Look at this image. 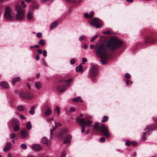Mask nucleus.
Returning <instances> with one entry per match:
<instances>
[{
	"label": "nucleus",
	"mask_w": 157,
	"mask_h": 157,
	"mask_svg": "<svg viewBox=\"0 0 157 157\" xmlns=\"http://www.w3.org/2000/svg\"><path fill=\"white\" fill-rule=\"evenodd\" d=\"M12 11V10L10 7L7 6L5 7L4 15L5 18L6 20L10 21L13 20V17L11 15Z\"/></svg>",
	"instance_id": "5"
},
{
	"label": "nucleus",
	"mask_w": 157,
	"mask_h": 157,
	"mask_svg": "<svg viewBox=\"0 0 157 157\" xmlns=\"http://www.w3.org/2000/svg\"><path fill=\"white\" fill-rule=\"evenodd\" d=\"M125 76L126 78L128 79H129L130 78V75L128 73L126 74L125 75Z\"/></svg>",
	"instance_id": "44"
},
{
	"label": "nucleus",
	"mask_w": 157,
	"mask_h": 157,
	"mask_svg": "<svg viewBox=\"0 0 157 157\" xmlns=\"http://www.w3.org/2000/svg\"><path fill=\"white\" fill-rule=\"evenodd\" d=\"M53 130H51V132H50V135H51V136H50V138H51V139H52V135H53Z\"/></svg>",
	"instance_id": "61"
},
{
	"label": "nucleus",
	"mask_w": 157,
	"mask_h": 157,
	"mask_svg": "<svg viewBox=\"0 0 157 157\" xmlns=\"http://www.w3.org/2000/svg\"><path fill=\"white\" fill-rule=\"evenodd\" d=\"M75 109L74 107H71L70 108V112H72L75 110Z\"/></svg>",
	"instance_id": "57"
},
{
	"label": "nucleus",
	"mask_w": 157,
	"mask_h": 157,
	"mask_svg": "<svg viewBox=\"0 0 157 157\" xmlns=\"http://www.w3.org/2000/svg\"><path fill=\"white\" fill-rule=\"evenodd\" d=\"M57 89L58 91L60 92H63L66 89L64 86L63 85L58 86Z\"/></svg>",
	"instance_id": "17"
},
{
	"label": "nucleus",
	"mask_w": 157,
	"mask_h": 157,
	"mask_svg": "<svg viewBox=\"0 0 157 157\" xmlns=\"http://www.w3.org/2000/svg\"><path fill=\"white\" fill-rule=\"evenodd\" d=\"M21 138L22 139H25L29 136V133L25 128H22L20 132Z\"/></svg>",
	"instance_id": "8"
},
{
	"label": "nucleus",
	"mask_w": 157,
	"mask_h": 157,
	"mask_svg": "<svg viewBox=\"0 0 157 157\" xmlns=\"http://www.w3.org/2000/svg\"><path fill=\"white\" fill-rule=\"evenodd\" d=\"M35 85L36 88L37 89H40L41 87V84L40 82H36Z\"/></svg>",
	"instance_id": "23"
},
{
	"label": "nucleus",
	"mask_w": 157,
	"mask_h": 157,
	"mask_svg": "<svg viewBox=\"0 0 157 157\" xmlns=\"http://www.w3.org/2000/svg\"><path fill=\"white\" fill-rule=\"evenodd\" d=\"M125 144L128 146H130V142L129 141H127L125 143Z\"/></svg>",
	"instance_id": "53"
},
{
	"label": "nucleus",
	"mask_w": 157,
	"mask_h": 157,
	"mask_svg": "<svg viewBox=\"0 0 157 157\" xmlns=\"http://www.w3.org/2000/svg\"><path fill=\"white\" fill-rule=\"evenodd\" d=\"M14 9L17 12L16 14V19L19 21L24 19L25 12V8L21 7L19 5L16 4L15 6Z\"/></svg>",
	"instance_id": "3"
},
{
	"label": "nucleus",
	"mask_w": 157,
	"mask_h": 157,
	"mask_svg": "<svg viewBox=\"0 0 157 157\" xmlns=\"http://www.w3.org/2000/svg\"><path fill=\"white\" fill-rule=\"evenodd\" d=\"M58 22L57 21H55L51 25V29H53L57 25Z\"/></svg>",
	"instance_id": "30"
},
{
	"label": "nucleus",
	"mask_w": 157,
	"mask_h": 157,
	"mask_svg": "<svg viewBox=\"0 0 157 157\" xmlns=\"http://www.w3.org/2000/svg\"><path fill=\"white\" fill-rule=\"evenodd\" d=\"M20 77H17L15 78L13 80L12 83L13 84H14L16 82L20 81Z\"/></svg>",
	"instance_id": "24"
},
{
	"label": "nucleus",
	"mask_w": 157,
	"mask_h": 157,
	"mask_svg": "<svg viewBox=\"0 0 157 157\" xmlns=\"http://www.w3.org/2000/svg\"><path fill=\"white\" fill-rule=\"evenodd\" d=\"M16 136V134L14 133H13L10 135V137L11 139H13L15 138Z\"/></svg>",
	"instance_id": "39"
},
{
	"label": "nucleus",
	"mask_w": 157,
	"mask_h": 157,
	"mask_svg": "<svg viewBox=\"0 0 157 157\" xmlns=\"http://www.w3.org/2000/svg\"><path fill=\"white\" fill-rule=\"evenodd\" d=\"M76 121L77 122L80 124H84V125H82V126L81 132L82 133H83L85 131L84 125L88 127L92 126L91 124L92 123V122L91 121L88 120L86 122L84 118H82L80 119L79 117H77L76 119Z\"/></svg>",
	"instance_id": "4"
},
{
	"label": "nucleus",
	"mask_w": 157,
	"mask_h": 157,
	"mask_svg": "<svg viewBox=\"0 0 157 157\" xmlns=\"http://www.w3.org/2000/svg\"><path fill=\"white\" fill-rule=\"evenodd\" d=\"M38 44L42 46H43L45 45V42L44 40L43 39L40 40L38 42Z\"/></svg>",
	"instance_id": "32"
},
{
	"label": "nucleus",
	"mask_w": 157,
	"mask_h": 157,
	"mask_svg": "<svg viewBox=\"0 0 157 157\" xmlns=\"http://www.w3.org/2000/svg\"><path fill=\"white\" fill-rule=\"evenodd\" d=\"M26 128L27 130H30L31 129L32 126L30 121H29L27 122L26 124Z\"/></svg>",
	"instance_id": "26"
},
{
	"label": "nucleus",
	"mask_w": 157,
	"mask_h": 157,
	"mask_svg": "<svg viewBox=\"0 0 157 157\" xmlns=\"http://www.w3.org/2000/svg\"><path fill=\"white\" fill-rule=\"evenodd\" d=\"M37 52L39 54H41L42 53V51L41 49H39L37 51Z\"/></svg>",
	"instance_id": "56"
},
{
	"label": "nucleus",
	"mask_w": 157,
	"mask_h": 157,
	"mask_svg": "<svg viewBox=\"0 0 157 157\" xmlns=\"http://www.w3.org/2000/svg\"><path fill=\"white\" fill-rule=\"evenodd\" d=\"M34 97L33 94L29 91L26 92L25 100H30Z\"/></svg>",
	"instance_id": "11"
},
{
	"label": "nucleus",
	"mask_w": 157,
	"mask_h": 157,
	"mask_svg": "<svg viewBox=\"0 0 157 157\" xmlns=\"http://www.w3.org/2000/svg\"><path fill=\"white\" fill-rule=\"evenodd\" d=\"M95 50L98 56L104 59H101V62L103 65L106 63V59L109 57V54L107 53L105 45L103 44L97 45L95 46Z\"/></svg>",
	"instance_id": "1"
},
{
	"label": "nucleus",
	"mask_w": 157,
	"mask_h": 157,
	"mask_svg": "<svg viewBox=\"0 0 157 157\" xmlns=\"http://www.w3.org/2000/svg\"><path fill=\"white\" fill-rule=\"evenodd\" d=\"M33 149L35 151H39L42 149V147L39 144H36L32 146Z\"/></svg>",
	"instance_id": "10"
},
{
	"label": "nucleus",
	"mask_w": 157,
	"mask_h": 157,
	"mask_svg": "<svg viewBox=\"0 0 157 157\" xmlns=\"http://www.w3.org/2000/svg\"><path fill=\"white\" fill-rule=\"evenodd\" d=\"M103 34H105L109 35V34H110V32L109 31H105V32H103Z\"/></svg>",
	"instance_id": "54"
},
{
	"label": "nucleus",
	"mask_w": 157,
	"mask_h": 157,
	"mask_svg": "<svg viewBox=\"0 0 157 157\" xmlns=\"http://www.w3.org/2000/svg\"><path fill=\"white\" fill-rule=\"evenodd\" d=\"M21 5H22V7L24 8H25L26 6V5L25 4V2L24 1H22L21 2Z\"/></svg>",
	"instance_id": "36"
},
{
	"label": "nucleus",
	"mask_w": 157,
	"mask_h": 157,
	"mask_svg": "<svg viewBox=\"0 0 157 157\" xmlns=\"http://www.w3.org/2000/svg\"><path fill=\"white\" fill-rule=\"evenodd\" d=\"M72 81V78L69 79L67 80L64 81V82L65 83V85L66 86L68 87L70 86V84H69V82Z\"/></svg>",
	"instance_id": "22"
},
{
	"label": "nucleus",
	"mask_w": 157,
	"mask_h": 157,
	"mask_svg": "<svg viewBox=\"0 0 157 157\" xmlns=\"http://www.w3.org/2000/svg\"><path fill=\"white\" fill-rule=\"evenodd\" d=\"M39 58H40L39 55L38 54L36 56V60H38L39 59Z\"/></svg>",
	"instance_id": "62"
},
{
	"label": "nucleus",
	"mask_w": 157,
	"mask_h": 157,
	"mask_svg": "<svg viewBox=\"0 0 157 157\" xmlns=\"http://www.w3.org/2000/svg\"><path fill=\"white\" fill-rule=\"evenodd\" d=\"M94 48V46L93 44H91L90 46V48L91 49H93Z\"/></svg>",
	"instance_id": "64"
},
{
	"label": "nucleus",
	"mask_w": 157,
	"mask_h": 157,
	"mask_svg": "<svg viewBox=\"0 0 157 157\" xmlns=\"http://www.w3.org/2000/svg\"><path fill=\"white\" fill-rule=\"evenodd\" d=\"M66 155V152L65 151H63L61 153L60 157H65Z\"/></svg>",
	"instance_id": "35"
},
{
	"label": "nucleus",
	"mask_w": 157,
	"mask_h": 157,
	"mask_svg": "<svg viewBox=\"0 0 157 157\" xmlns=\"http://www.w3.org/2000/svg\"><path fill=\"white\" fill-rule=\"evenodd\" d=\"M75 60L74 59H72L70 60V63L71 64H73L75 63Z\"/></svg>",
	"instance_id": "48"
},
{
	"label": "nucleus",
	"mask_w": 157,
	"mask_h": 157,
	"mask_svg": "<svg viewBox=\"0 0 157 157\" xmlns=\"http://www.w3.org/2000/svg\"><path fill=\"white\" fill-rule=\"evenodd\" d=\"M98 123L97 122H96L95 123V125L93 127L94 129L97 130L98 131L99 129V128H98Z\"/></svg>",
	"instance_id": "31"
},
{
	"label": "nucleus",
	"mask_w": 157,
	"mask_h": 157,
	"mask_svg": "<svg viewBox=\"0 0 157 157\" xmlns=\"http://www.w3.org/2000/svg\"><path fill=\"white\" fill-rule=\"evenodd\" d=\"M52 112L50 108L49 107H48L46 109L44 112L45 115L46 117L48 116H50V115L52 113Z\"/></svg>",
	"instance_id": "13"
},
{
	"label": "nucleus",
	"mask_w": 157,
	"mask_h": 157,
	"mask_svg": "<svg viewBox=\"0 0 157 157\" xmlns=\"http://www.w3.org/2000/svg\"><path fill=\"white\" fill-rule=\"evenodd\" d=\"M80 100L81 102H82L83 101L81 99V98L80 97H78L74 98L72 100V101L75 102H78Z\"/></svg>",
	"instance_id": "21"
},
{
	"label": "nucleus",
	"mask_w": 157,
	"mask_h": 157,
	"mask_svg": "<svg viewBox=\"0 0 157 157\" xmlns=\"http://www.w3.org/2000/svg\"><path fill=\"white\" fill-rule=\"evenodd\" d=\"M11 147V144L9 142L7 143H6V147L3 149L4 151L5 152H6L8 151L10 149V148Z\"/></svg>",
	"instance_id": "14"
},
{
	"label": "nucleus",
	"mask_w": 157,
	"mask_h": 157,
	"mask_svg": "<svg viewBox=\"0 0 157 157\" xmlns=\"http://www.w3.org/2000/svg\"><path fill=\"white\" fill-rule=\"evenodd\" d=\"M86 61H87V59L85 58H83L82 60V62H84V63H83V64L85 62H86Z\"/></svg>",
	"instance_id": "58"
},
{
	"label": "nucleus",
	"mask_w": 157,
	"mask_h": 157,
	"mask_svg": "<svg viewBox=\"0 0 157 157\" xmlns=\"http://www.w3.org/2000/svg\"><path fill=\"white\" fill-rule=\"evenodd\" d=\"M0 85L2 87L5 88L7 89L9 87V85L6 82H0Z\"/></svg>",
	"instance_id": "12"
},
{
	"label": "nucleus",
	"mask_w": 157,
	"mask_h": 157,
	"mask_svg": "<svg viewBox=\"0 0 157 157\" xmlns=\"http://www.w3.org/2000/svg\"><path fill=\"white\" fill-rule=\"evenodd\" d=\"M55 124L56 126H57V127L58 126H60L62 125L61 124L58 122H56V121H55Z\"/></svg>",
	"instance_id": "45"
},
{
	"label": "nucleus",
	"mask_w": 157,
	"mask_h": 157,
	"mask_svg": "<svg viewBox=\"0 0 157 157\" xmlns=\"http://www.w3.org/2000/svg\"><path fill=\"white\" fill-rule=\"evenodd\" d=\"M19 95L21 98L25 99L26 92L21 91L19 93Z\"/></svg>",
	"instance_id": "16"
},
{
	"label": "nucleus",
	"mask_w": 157,
	"mask_h": 157,
	"mask_svg": "<svg viewBox=\"0 0 157 157\" xmlns=\"http://www.w3.org/2000/svg\"><path fill=\"white\" fill-rule=\"evenodd\" d=\"M12 124H18L19 123V122L18 119L16 118H13L12 119Z\"/></svg>",
	"instance_id": "19"
},
{
	"label": "nucleus",
	"mask_w": 157,
	"mask_h": 157,
	"mask_svg": "<svg viewBox=\"0 0 157 157\" xmlns=\"http://www.w3.org/2000/svg\"><path fill=\"white\" fill-rule=\"evenodd\" d=\"M20 127L17 124L15 125L13 128V130L15 131H18L20 130Z\"/></svg>",
	"instance_id": "27"
},
{
	"label": "nucleus",
	"mask_w": 157,
	"mask_h": 157,
	"mask_svg": "<svg viewBox=\"0 0 157 157\" xmlns=\"http://www.w3.org/2000/svg\"><path fill=\"white\" fill-rule=\"evenodd\" d=\"M146 132H144L143 133V136H142V139L144 140H145L146 139Z\"/></svg>",
	"instance_id": "40"
},
{
	"label": "nucleus",
	"mask_w": 157,
	"mask_h": 157,
	"mask_svg": "<svg viewBox=\"0 0 157 157\" xmlns=\"http://www.w3.org/2000/svg\"><path fill=\"white\" fill-rule=\"evenodd\" d=\"M90 73L91 75L93 76H95L97 75L98 73V69L96 66H93L90 70Z\"/></svg>",
	"instance_id": "9"
},
{
	"label": "nucleus",
	"mask_w": 157,
	"mask_h": 157,
	"mask_svg": "<svg viewBox=\"0 0 157 157\" xmlns=\"http://www.w3.org/2000/svg\"><path fill=\"white\" fill-rule=\"evenodd\" d=\"M20 117L21 119L23 120L25 119V117L22 114H20Z\"/></svg>",
	"instance_id": "55"
},
{
	"label": "nucleus",
	"mask_w": 157,
	"mask_h": 157,
	"mask_svg": "<svg viewBox=\"0 0 157 157\" xmlns=\"http://www.w3.org/2000/svg\"><path fill=\"white\" fill-rule=\"evenodd\" d=\"M72 136L71 135H69L66 138V139L63 141V144H65L69 142L71 139Z\"/></svg>",
	"instance_id": "18"
},
{
	"label": "nucleus",
	"mask_w": 157,
	"mask_h": 157,
	"mask_svg": "<svg viewBox=\"0 0 157 157\" xmlns=\"http://www.w3.org/2000/svg\"><path fill=\"white\" fill-rule=\"evenodd\" d=\"M84 16L86 18H89V15L88 13H86L84 14Z\"/></svg>",
	"instance_id": "52"
},
{
	"label": "nucleus",
	"mask_w": 157,
	"mask_h": 157,
	"mask_svg": "<svg viewBox=\"0 0 157 157\" xmlns=\"http://www.w3.org/2000/svg\"><path fill=\"white\" fill-rule=\"evenodd\" d=\"M131 144L133 146H136L137 145V143L136 142L133 141H132L131 143Z\"/></svg>",
	"instance_id": "50"
},
{
	"label": "nucleus",
	"mask_w": 157,
	"mask_h": 157,
	"mask_svg": "<svg viewBox=\"0 0 157 157\" xmlns=\"http://www.w3.org/2000/svg\"><path fill=\"white\" fill-rule=\"evenodd\" d=\"M17 109L18 110L20 111H23L24 110L23 106L21 105H19L17 106Z\"/></svg>",
	"instance_id": "29"
},
{
	"label": "nucleus",
	"mask_w": 157,
	"mask_h": 157,
	"mask_svg": "<svg viewBox=\"0 0 157 157\" xmlns=\"http://www.w3.org/2000/svg\"><path fill=\"white\" fill-rule=\"evenodd\" d=\"M37 7V5H34V6H31L32 9H36Z\"/></svg>",
	"instance_id": "60"
},
{
	"label": "nucleus",
	"mask_w": 157,
	"mask_h": 157,
	"mask_svg": "<svg viewBox=\"0 0 157 157\" xmlns=\"http://www.w3.org/2000/svg\"><path fill=\"white\" fill-rule=\"evenodd\" d=\"M42 35V34L41 33H38L36 34V36L38 38H41Z\"/></svg>",
	"instance_id": "43"
},
{
	"label": "nucleus",
	"mask_w": 157,
	"mask_h": 157,
	"mask_svg": "<svg viewBox=\"0 0 157 157\" xmlns=\"http://www.w3.org/2000/svg\"><path fill=\"white\" fill-rule=\"evenodd\" d=\"M94 13L93 11H91L90 12V14H89V18H91L94 15Z\"/></svg>",
	"instance_id": "41"
},
{
	"label": "nucleus",
	"mask_w": 157,
	"mask_h": 157,
	"mask_svg": "<svg viewBox=\"0 0 157 157\" xmlns=\"http://www.w3.org/2000/svg\"><path fill=\"white\" fill-rule=\"evenodd\" d=\"M100 21L99 18H95L90 22V24L92 26L95 27L96 28H99L102 25Z\"/></svg>",
	"instance_id": "6"
},
{
	"label": "nucleus",
	"mask_w": 157,
	"mask_h": 157,
	"mask_svg": "<svg viewBox=\"0 0 157 157\" xmlns=\"http://www.w3.org/2000/svg\"><path fill=\"white\" fill-rule=\"evenodd\" d=\"M26 16L28 20H32L33 19V13L31 12H29L28 13Z\"/></svg>",
	"instance_id": "15"
},
{
	"label": "nucleus",
	"mask_w": 157,
	"mask_h": 157,
	"mask_svg": "<svg viewBox=\"0 0 157 157\" xmlns=\"http://www.w3.org/2000/svg\"><path fill=\"white\" fill-rule=\"evenodd\" d=\"M155 129L153 125H151L147 127L145 129V130H147L148 131L151 132Z\"/></svg>",
	"instance_id": "20"
},
{
	"label": "nucleus",
	"mask_w": 157,
	"mask_h": 157,
	"mask_svg": "<svg viewBox=\"0 0 157 157\" xmlns=\"http://www.w3.org/2000/svg\"><path fill=\"white\" fill-rule=\"evenodd\" d=\"M57 111L58 113H60V108L58 107V106H56V108L55 109Z\"/></svg>",
	"instance_id": "46"
},
{
	"label": "nucleus",
	"mask_w": 157,
	"mask_h": 157,
	"mask_svg": "<svg viewBox=\"0 0 157 157\" xmlns=\"http://www.w3.org/2000/svg\"><path fill=\"white\" fill-rule=\"evenodd\" d=\"M43 56L45 57L47 56V51L45 50H44L43 51Z\"/></svg>",
	"instance_id": "47"
},
{
	"label": "nucleus",
	"mask_w": 157,
	"mask_h": 157,
	"mask_svg": "<svg viewBox=\"0 0 157 157\" xmlns=\"http://www.w3.org/2000/svg\"><path fill=\"white\" fill-rule=\"evenodd\" d=\"M108 117L107 116H104L103 117V119L102 120V121L106 122L108 121Z\"/></svg>",
	"instance_id": "33"
},
{
	"label": "nucleus",
	"mask_w": 157,
	"mask_h": 157,
	"mask_svg": "<svg viewBox=\"0 0 157 157\" xmlns=\"http://www.w3.org/2000/svg\"><path fill=\"white\" fill-rule=\"evenodd\" d=\"M21 147L24 149L27 148V147L25 144H22L21 145Z\"/></svg>",
	"instance_id": "37"
},
{
	"label": "nucleus",
	"mask_w": 157,
	"mask_h": 157,
	"mask_svg": "<svg viewBox=\"0 0 157 157\" xmlns=\"http://www.w3.org/2000/svg\"><path fill=\"white\" fill-rule=\"evenodd\" d=\"M67 132V130H65V129H63V130H62L61 132V133H65V132Z\"/></svg>",
	"instance_id": "63"
},
{
	"label": "nucleus",
	"mask_w": 157,
	"mask_h": 157,
	"mask_svg": "<svg viewBox=\"0 0 157 157\" xmlns=\"http://www.w3.org/2000/svg\"><path fill=\"white\" fill-rule=\"evenodd\" d=\"M86 36L84 35L81 36L79 37V40L80 41H81Z\"/></svg>",
	"instance_id": "38"
},
{
	"label": "nucleus",
	"mask_w": 157,
	"mask_h": 157,
	"mask_svg": "<svg viewBox=\"0 0 157 157\" xmlns=\"http://www.w3.org/2000/svg\"><path fill=\"white\" fill-rule=\"evenodd\" d=\"M123 44L122 42L115 37H111L108 41L106 48L109 50L113 51L118 48Z\"/></svg>",
	"instance_id": "2"
},
{
	"label": "nucleus",
	"mask_w": 157,
	"mask_h": 157,
	"mask_svg": "<svg viewBox=\"0 0 157 157\" xmlns=\"http://www.w3.org/2000/svg\"><path fill=\"white\" fill-rule=\"evenodd\" d=\"M42 62L43 63L45 66H47V64L45 61L44 59H42Z\"/></svg>",
	"instance_id": "51"
},
{
	"label": "nucleus",
	"mask_w": 157,
	"mask_h": 157,
	"mask_svg": "<svg viewBox=\"0 0 157 157\" xmlns=\"http://www.w3.org/2000/svg\"><path fill=\"white\" fill-rule=\"evenodd\" d=\"M98 131L101 132L106 137L108 138L109 136L108 129L104 124L102 125L99 128Z\"/></svg>",
	"instance_id": "7"
},
{
	"label": "nucleus",
	"mask_w": 157,
	"mask_h": 157,
	"mask_svg": "<svg viewBox=\"0 0 157 157\" xmlns=\"http://www.w3.org/2000/svg\"><path fill=\"white\" fill-rule=\"evenodd\" d=\"M29 113L31 115L34 114L35 113V111L33 109H31L29 111Z\"/></svg>",
	"instance_id": "42"
},
{
	"label": "nucleus",
	"mask_w": 157,
	"mask_h": 157,
	"mask_svg": "<svg viewBox=\"0 0 157 157\" xmlns=\"http://www.w3.org/2000/svg\"><path fill=\"white\" fill-rule=\"evenodd\" d=\"M68 2H71L73 3H74L76 2V0H67Z\"/></svg>",
	"instance_id": "59"
},
{
	"label": "nucleus",
	"mask_w": 157,
	"mask_h": 157,
	"mask_svg": "<svg viewBox=\"0 0 157 157\" xmlns=\"http://www.w3.org/2000/svg\"><path fill=\"white\" fill-rule=\"evenodd\" d=\"M98 36V34H96L94 36H93L91 39V41L93 42L95 39Z\"/></svg>",
	"instance_id": "34"
},
{
	"label": "nucleus",
	"mask_w": 157,
	"mask_h": 157,
	"mask_svg": "<svg viewBox=\"0 0 157 157\" xmlns=\"http://www.w3.org/2000/svg\"><path fill=\"white\" fill-rule=\"evenodd\" d=\"M41 142L44 144H47L48 140L46 137H44L42 139Z\"/></svg>",
	"instance_id": "25"
},
{
	"label": "nucleus",
	"mask_w": 157,
	"mask_h": 157,
	"mask_svg": "<svg viewBox=\"0 0 157 157\" xmlns=\"http://www.w3.org/2000/svg\"><path fill=\"white\" fill-rule=\"evenodd\" d=\"M105 139L104 137H101L100 139V141L101 143H103L105 141Z\"/></svg>",
	"instance_id": "49"
},
{
	"label": "nucleus",
	"mask_w": 157,
	"mask_h": 157,
	"mask_svg": "<svg viewBox=\"0 0 157 157\" xmlns=\"http://www.w3.org/2000/svg\"><path fill=\"white\" fill-rule=\"evenodd\" d=\"M82 66L81 65H79L78 67H76V72L80 71L82 70Z\"/></svg>",
	"instance_id": "28"
}]
</instances>
